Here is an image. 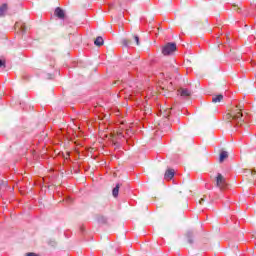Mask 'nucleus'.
<instances>
[{
  "instance_id": "39448f33",
  "label": "nucleus",
  "mask_w": 256,
  "mask_h": 256,
  "mask_svg": "<svg viewBox=\"0 0 256 256\" xmlns=\"http://www.w3.org/2000/svg\"><path fill=\"white\" fill-rule=\"evenodd\" d=\"M173 177H175V170L174 169H168L165 174H164V178L167 181H171V179H173Z\"/></svg>"
},
{
  "instance_id": "b1692460",
  "label": "nucleus",
  "mask_w": 256,
  "mask_h": 256,
  "mask_svg": "<svg viewBox=\"0 0 256 256\" xmlns=\"http://www.w3.org/2000/svg\"><path fill=\"white\" fill-rule=\"evenodd\" d=\"M68 201H71V198H68Z\"/></svg>"
},
{
  "instance_id": "6e6552de",
  "label": "nucleus",
  "mask_w": 256,
  "mask_h": 256,
  "mask_svg": "<svg viewBox=\"0 0 256 256\" xmlns=\"http://www.w3.org/2000/svg\"><path fill=\"white\" fill-rule=\"evenodd\" d=\"M186 239H187V242L190 244V245H193V243H195V240H194V234L192 231H189L186 233Z\"/></svg>"
},
{
  "instance_id": "423d86ee",
  "label": "nucleus",
  "mask_w": 256,
  "mask_h": 256,
  "mask_svg": "<svg viewBox=\"0 0 256 256\" xmlns=\"http://www.w3.org/2000/svg\"><path fill=\"white\" fill-rule=\"evenodd\" d=\"M14 27L17 31H21V33H25V31H27L23 22H16Z\"/></svg>"
},
{
  "instance_id": "4be33fe9",
  "label": "nucleus",
  "mask_w": 256,
  "mask_h": 256,
  "mask_svg": "<svg viewBox=\"0 0 256 256\" xmlns=\"http://www.w3.org/2000/svg\"><path fill=\"white\" fill-rule=\"evenodd\" d=\"M69 152H66V156H64L65 157V159H69Z\"/></svg>"
},
{
  "instance_id": "dca6fc26",
  "label": "nucleus",
  "mask_w": 256,
  "mask_h": 256,
  "mask_svg": "<svg viewBox=\"0 0 256 256\" xmlns=\"http://www.w3.org/2000/svg\"><path fill=\"white\" fill-rule=\"evenodd\" d=\"M122 45H124V47H129V45H131V41L128 39H123Z\"/></svg>"
},
{
  "instance_id": "f03ea898",
  "label": "nucleus",
  "mask_w": 256,
  "mask_h": 256,
  "mask_svg": "<svg viewBox=\"0 0 256 256\" xmlns=\"http://www.w3.org/2000/svg\"><path fill=\"white\" fill-rule=\"evenodd\" d=\"M215 186L220 189V191H225L227 189V178L223 174L218 173L215 177Z\"/></svg>"
},
{
  "instance_id": "aec40b11",
  "label": "nucleus",
  "mask_w": 256,
  "mask_h": 256,
  "mask_svg": "<svg viewBox=\"0 0 256 256\" xmlns=\"http://www.w3.org/2000/svg\"><path fill=\"white\" fill-rule=\"evenodd\" d=\"M49 244L52 245V247H55V245H57L55 241H50Z\"/></svg>"
},
{
  "instance_id": "412c9836",
  "label": "nucleus",
  "mask_w": 256,
  "mask_h": 256,
  "mask_svg": "<svg viewBox=\"0 0 256 256\" xmlns=\"http://www.w3.org/2000/svg\"><path fill=\"white\" fill-rule=\"evenodd\" d=\"M204 201H205V199H204V198H201V199L199 200V204H200V205H203Z\"/></svg>"
},
{
  "instance_id": "ddd939ff",
  "label": "nucleus",
  "mask_w": 256,
  "mask_h": 256,
  "mask_svg": "<svg viewBox=\"0 0 256 256\" xmlns=\"http://www.w3.org/2000/svg\"><path fill=\"white\" fill-rule=\"evenodd\" d=\"M5 11H7V4H3L0 7V17H3V15H5Z\"/></svg>"
},
{
  "instance_id": "6ab92c4d",
  "label": "nucleus",
  "mask_w": 256,
  "mask_h": 256,
  "mask_svg": "<svg viewBox=\"0 0 256 256\" xmlns=\"http://www.w3.org/2000/svg\"><path fill=\"white\" fill-rule=\"evenodd\" d=\"M26 256H39V255H37V254H35L33 252H29V253L26 254Z\"/></svg>"
},
{
  "instance_id": "2eb2a0df",
  "label": "nucleus",
  "mask_w": 256,
  "mask_h": 256,
  "mask_svg": "<svg viewBox=\"0 0 256 256\" xmlns=\"http://www.w3.org/2000/svg\"><path fill=\"white\" fill-rule=\"evenodd\" d=\"M160 113H161V115H162L163 117L167 118V117H169V113H171V111H170V109L168 108L167 110L164 111V113H163L162 110H160Z\"/></svg>"
},
{
  "instance_id": "1a4fd4ad",
  "label": "nucleus",
  "mask_w": 256,
  "mask_h": 256,
  "mask_svg": "<svg viewBox=\"0 0 256 256\" xmlns=\"http://www.w3.org/2000/svg\"><path fill=\"white\" fill-rule=\"evenodd\" d=\"M119 189H121V184L118 183L112 190L113 197L115 198L119 197Z\"/></svg>"
},
{
  "instance_id": "4468645a",
  "label": "nucleus",
  "mask_w": 256,
  "mask_h": 256,
  "mask_svg": "<svg viewBox=\"0 0 256 256\" xmlns=\"http://www.w3.org/2000/svg\"><path fill=\"white\" fill-rule=\"evenodd\" d=\"M125 135H123V130H118L115 135V139H123Z\"/></svg>"
},
{
  "instance_id": "9d476101",
  "label": "nucleus",
  "mask_w": 256,
  "mask_h": 256,
  "mask_svg": "<svg viewBox=\"0 0 256 256\" xmlns=\"http://www.w3.org/2000/svg\"><path fill=\"white\" fill-rule=\"evenodd\" d=\"M221 101H223V95L222 94L214 95L212 97V103H221Z\"/></svg>"
},
{
  "instance_id": "7ed1b4c3",
  "label": "nucleus",
  "mask_w": 256,
  "mask_h": 256,
  "mask_svg": "<svg viewBox=\"0 0 256 256\" xmlns=\"http://www.w3.org/2000/svg\"><path fill=\"white\" fill-rule=\"evenodd\" d=\"M177 51V44L175 43H167L162 47V54L165 56L167 55H173Z\"/></svg>"
},
{
  "instance_id": "9b49d317",
  "label": "nucleus",
  "mask_w": 256,
  "mask_h": 256,
  "mask_svg": "<svg viewBox=\"0 0 256 256\" xmlns=\"http://www.w3.org/2000/svg\"><path fill=\"white\" fill-rule=\"evenodd\" d=\"M228 157H229V153L227 151H222L220 153L219 162L223 163V161H225V159H227Z\"/></svg>"
},
{
  "instance_id": "f257e3e1",
  "label": "nucleus",
  "mask_w": 256,
  "mask_h": 256,
  "mask_svg": "<svg viewBox=\"0 0 256 256\" xmlns=\"http://www.w3.org/2000/svg\"><path fill=\"white\" fill-rule=\"evenodd\" d=\"M224 119L227 121V123L234 125V127H241V125L245 123V116H243V112L238 106L224 115Z\"/></svg>"
},
{
  "instance_id": "a211bd4d",
  "label": "nucleus",
  "mask_w": 256,
  "mask_h": 256,
  "mask_svg": "<svg viewBox=\"0 0 256 256\" xmlns=\"http://www.w3.org/2000/svg\"><path fill=\"white\" fill-rule=\"evenodd\" d=\"M134 41H136V45H139V36L135 35L134 36Z\"/></svg>"
},
{
  "instance_id": "f8f14e48",
  "label": "nucleus",
  "mask_w": 256,
  "mask_h": 256,
  "mask_svg": "<svg viewBox=\"0 0 256 256\" xmlns=\"http://www.w3.org/2000/svg\"><path fill=\"white\" fill-rule=\"evenodd\" d=\"M103 43H104V40H103V37L101 36H98L94 41V44L96 45V47H102Z\"/></svg>"
},
{
  "instance_id": "5701e85b",
  "label": "nucleus",
  "mask_w": 256,
  "mask_h": 256,
  "mask_svg": "<svg viewBox=\"0 0 256 256\" xmlns=\"http://www.w3.org/2000/svg\"><path fill=\"white\" fill-rule=\"evenodd\" d=\"M251 175H256V170H252Z\"/></svg>"
},
{
  "instance_id": "0eeeda50",
  "label": "nucleus",
  "mask_w": 256,
  "mask_h": 256,
  "mask_svg": "<svg viewBox=\"0 0 256 256\" xmlns=\"http://www.w3.org/2000/svg\"><path fill=\"white\" fill-rule=\"evenodd\" d=\"M178 93L181 95V97H191V90L187 88H180Z\"/></svg>"
},
{
  "instance_id": "f3484780",
  "label": "nucleus",
  "mask_w": 256,
  "mask_h": 256,
  "mask_svg": "<svg viewBox=\"0 0 256 256\" xmlns=\"http://www.w3.org/2000/svg\"><path fill=\"white\" fill-rule=\"evenodd\" d=\"M1 67H3V69H5V67H7L5 60L0 59V68Z\"/></svg>"
},
{
  "instance_id": "20e7f679",
  "label": "nucleus",
  "mask_w": 256,
  "mask_h": 256,
  "mask_svg": "<svg viewBox=\"0 0 256 256\" xmlns=\"http://www.w3.org/2000/svg\"><path fill=\"white\" fill-rule=\"evenodd\" d=\"M55 17H58V19H65V11L61 9V7H57L54 11Z\"/></svg>"
}]
</instances>
